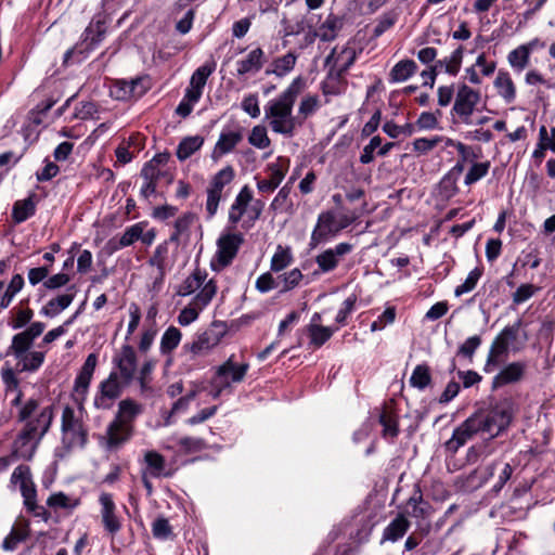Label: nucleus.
Wrapping results in <instances>:
<instances>
[{
    "instance_id": "nucleus-1",
    "label": "nucleus",
    "mask_w": 555,
    "mask_h": 555,
    "mask_svg": "<svg viewBox=\"0 0 555 555\" xmlns=\"http://www.w3.org/2000/svg\"><path fill=\"white\" fill-rule=\"evenodd\" d=\"M305 87L306 80L301 76L296 77L278 99L269 101L264 106V116L270 119L272 131L293 137L297 125V119L293 116V106ZM301 124L302 120L298 121V125Z\"/></svg>"
},
{
    "instance_id": "nucleus-2",
    "label": "nucleus",
    "mask_w": 555,
    "mask_h": 555,
    "mask_svg": "<svg viewBox=\"0 0 555 555\" xmlns=\"http://www.w3.org/2000/svg\"><path fill=\"white\" fill-rule=\"evenodd\" d=\"M513 405V401L505 398L496 402L488 411L473 414L477 423H480L478 426L481 433L488 434L490 438H494L504 431L512 422Z\"/></svg>"
},
{
    "instance_id": "nucleus-3",
    "label": "nucleus",
    "mask_w": 555,
    "mask_h": 555,
    "mask_svg": "<svg viewBox=\"0 0 555 555\" xmlns=\"http://www.w3.org/2000/svg\"><path fill=\"white\" fill-rule=\"evenodd\" d=\"M105 33L106 28L104 22L101 20H93L85 29L81 41L65 52L63 64L65 66H69L83 62L102 42Z\"/></svg>"
},
{
    "instance_id": "nucleus-4",
    "label": "nucleus",
    "mask_w": 555,
    "mask_h": 555,
    "mask_svg": "<svg viewBox=\"0 0 555 555\" xmlns=\"http://www.w3.org/2000/svg\"><path fill=\"white\" fill-rule=\"evenodd\" d=\"M61 428L64 437L69 438V444L86 446L88 441V430L82 423L81 413H77L69 405L63 409Z\"/></svg>"
},
{
    "instance_id": "nucleus-5",
    "label": "nucleus",
    "mask_w": 555,
    "mask_h": 555,
    "mask_svg": "<svg viewBox=\"0 0 555 555\" xmlns=\"http://www.w3.org/2000/svg\"><path fill=\"white\" fill-rule=\"evenodd\" d=\"M479 101V91L474 90L466 83H461L457 87L452 111L461 118L464 124L470 125L473 124L472 115Z\"/></svg>"
},
{
    "instance_id": "nucleus-6",
    "label": "nucleus",
    "mask_w": 555,
    "mask_h": 555,
    "mask_svg": "<svg viewBox=\"0 0 555 555\" xmlns=\"http://www.w3.org/2000/svg\"><path fill=\"white\" fill-rule=\"evenodd\" d=\"M124 385L122 380H119L118 373L112 371L108 377L99 385V390L93 401L94 406L101 410L111 409L114 401L120 397Z\"/></svg>"
},
{
    "instance_id": "nucleus-7",
    "label": "nucleus",
    "mask_w": 555,
    "mask_h": 555,
    "mask_svg": "<svg viewBox=\"0 0 555 555\" xmlns=\"http://www.w3.org/2000/svg\"><path fill=\"white\" fill-rule=\"evenodd\" d=\"M113 363L118 370V377L125 385H129L137 373L138 360L132 346L124 345L114 356Z\"/></svg>"
},
{
    "instance_id": "nucleus-8",
    "label": "nucleus",
    "mask_w": 555,
    "mask_h": 555,
    "mask_svg": "<svg viewBox=\"0 0 555 555\" xmlns=\"http://www.w3.org/2000/svg\"><path fill=\"white\" fill-rule=\"evenodd\" d=\"M225 334L224 325L214 322L208 328L201 333L191 345H185L194 354H204L217 346Z\"/></svg>"
},
{
    "instance_id": "nucleus-9",
    "label": "nucleus",
    "mask_w": 555,
    "mask_h": 555,
    "mask_svg": "<svg viewBox=\"0 0 555 555\" xmlns=\"http://www.w3.org/2000/svg\"><path fill=\"white\" fill-rule=\"evenodd\" d=\"M243 243L244 236L241 233H228L218 238L216 258L220 268L232 262Z\"/></svg>"
},
{
    "instance_id": "nucleus-10",
    "label": "nucleus",
    "mask_w": 555,
    "mask_h": 555,
    "mask_svg": "<svg viewBox=\"0 0 555 555\" xmlns=\"http://www.w3.org/2000/svg\"><path fill=\"white\" fill-rule=\"evenodd\" d=\"M479 424L474 415L469 416L453 430L452 437L444 444L446 449L451 453H456L461 447L481 433Z\"/></svg>"
},
{
    "instance_id": "nucleus-11",
    "label": "nucleus",
    "mask_w": 555,
    "mask_h": 555,
    "mask_svg": "<svg viewBox=\"0 0 555 555\" xmlns=\"http://www.w3.org/2000/svg\"><path fill=\"white\" fill-rule=\"evenodd\" d=\"M11 482L20 485L25 508L37 502L36 485L33 481L31 472L28 466H17L12 473Z\"/></svg>"
},
{
    "instance_id": "nucleus-12",
    "label": "nucleus",
    "mask_w": 555,
    "mask_h": 555,
    "mask_svg": "<svg viewBox=\"0 0 555 555\" xmlns=\"http://www.w3.org/2000/svg\"><path fill=\"white\" fill-rule=\"evenodd\" d=\"M234 358L235 356L231 354L229 359L216 370L215 375L223 387H231L233 383H241L249 369L248 363L237 364Z\"/></svg>"
},
{
    "instance_id": "nucleus-13",
    "label": "nucleus",
    "mask_w": 555,
    "mask_h": 555,
    "mask_svg": "<svg viewBox=\"0 0 555 555\" xmlns=\"http://www.w3.org/2000/svg\"><path fill=\"white\" fill-rule=\"evenodd\" d=\"M98 364V357L95 353H90L83 365L81 366V370L79 374L77 375L75 383H74V392L76 396V400L79 402V404H82L86 400L89 386L92 380V376L94 373V370Z\"/></svg>"
},
{
    "instance_id": "nucleus-14",
    "label": "nucleus",
    "mask_w": 555,
    "mask_h": 555,
    "mask_svg": "<svg viewBox=\"0 0 555 555\" xmlns=\"http://www.w3.org/2000/svg\"><path fill=\"white\" fill-rule=\"evenodd\" d=\"M339 232L338 223L335 222V216L332 211L322 212L318 218V223L312 231L309 246L315 248L330 236H335Z\"/></svg>"
},
{
    "instance_id": "nucleus-15",
    "label": "nucleus",
    "mask_w": 555,
    "mask_h": 555,
    "mask_svg": "<svg viewBox=\"0 0 555 555\" xmlns=\"http://www.w3.org/2000/svg\"><path fill=\"white\" fill-rule=\"evenodd\" d=\"M350 243H339L334 248H328L315 257V262L321 272L327 273L337 268L340 258L352 250Z\"/></svg>"
},
{
    "instance_id": "nucleus-16",
    "label": "nucleus",
    "mask_w": 555,
    "mask_h": 555,
    "mask_svg": "<svg viewBox=\"0 0 555 555\" xmlns=\"http://www.w3.org/2000/svg\"><path fill=\"white\" fill-rule=\"evenodd\" d=\"M141 177L144 179V184L140 190V195L147 199L151 195L155 194L157 182L160 178H166L167 183H171L173 177L167 171L156 168L153 164L145 165L141 170Z\"/></svg>"
},
{
    "instance_id": "nucleus-17",
    "label": "nucleus",
    "mask_w": 555,
    "mask_h": 555,
    "mask_svg": "<svg viewBox=\"0 0 555 555\" xmlns=\"http://www.w3.org/2000/svg\"><path fill=\"white\" fill-rule=\"evenodd\" d=\"M53 420V408H43L37 417L27 421L24 428V436L37 437L38 441L47 434Z\"/></svg>"
},
{
    "instance_id": "nucleus-18",
    "label": "nucleus",
    "mask_w": 555,
    "mask_h": 555,
    "mask_svg": "<svg viewBox=\"0 0 555 555\" xmlns=\"http://www.w3.org/2000/svg\"><path fill=\"white\" fill-rule=\"evenodd\" d=\"M288 160L279 158L276 163L268 166L269 179L258 181L257 188L260 192L270 193L273 192L282 182L287 171Z\"/></svg>"
},
{
    "instance_id": "nucleus-19",
    "label": "nucleus",
    "mask_w": 555,
    "mask_h": 555,
    "mask_svg": "<svg viewBox=\"0 0 555 555\" xmlns=\"http://www.w3.org/2000/svg\"><path fill=\"white\" fill-rule=\"evenodd\" d=\"M132 434L133 426L114 417L106 428L107 447L109 449L119 448L131 438Z\"/></svg>"
},
{
    "instance_id": "nucleus-20",
    "label": "nucleus",
    "mask_w": 555,
    "mask_h": 555,
    "mask_svg": "<svg viewBox=\"0 0 555 555\" xmlns=\"http://www.w3.org/2000/svg\"><path fill=\"white\" fill-rule=\"evenodd\" d=\"M141 78L127 80H117L111 90V94L120 101H127L131 98L142 96L146 88L142 85Z\"/></svg>"
},
{
    "instance_id": "nucleus-21",
    "label": "nucleus",
    "mask_w": 555,
    "mask_h": 555,
    "mask_svg": "<svg viewBox=\"0 0 555 555\" xmlns=\"http://www.w3.org/2000/svg\"><path fill=\"white\" fill-rule=\"evenodd\" d=\"M215 70V64H204L198 67L192 75L190 86L186 88V98L191 101H199L203 89L208 77Z\"/></svg>"
},
{
    "instance_id": "nucleus-22",
    "label": "nucleus",
    "mask_w": 555,
    "mask_h": 555,
    "mask_svg": "<svg viewBox=\"0 0 555 555\" xmlns=\"http://www.w3.org/2000/svg\"><path fill=\"white\" fill-rule=\"evenodd\" d=\"M100 503L102 505L101 515L105 530L111 534H116L120 530L121 524L115 515V504L112 495L108 493H102L100 496Z\"/></svg>"
},
{
    "instance_id": "nucleus-23",
    "label": "nucleus",
    "mask_w": 555,
    "mask_h": 555,
    "mask_svg": "<svg viewBox=\"0 0 555 555\" xmlns=\"http://www.w3.org/2000/svg\"><path fill=\"white\" fill-rule=\"evenodd\" d=\"M526 364L522 362L509 363L494 376L492 380V389L519 382L524 376Z\"/></svg>"
},
{
    "instance_id": "nucleus-24",
    "label": "nucleus",
    "mask_w": 555,
    "mask_h": 555,
    "mask_svg": "<svg viewBox=\"0 0 555 555\" xmlns=\"http://www.w3.org/2000/svg\"><path fill=\"white\" fill-rule=\"evenodd\" d=\"M264 52L261 48H256L251 50L246 59L240 60L236 62V72L238 76H244L246 74H256L258 73L264 63Z\"/></svg>"
},
{
    "instance_id": "nucleus-25",
    "label": "nucleus",
    "mask_w": 555,
    "mask_h": 555,
    "mask_svg": "<svg viewBox=\"0 0 555 555\" xmlns=\"http://www.w3.org/2000/svg\"><path fill=\"white\" fill-rule=\"evenodd\" d=\"M253 201V193L250 189L245 185L237 194L234 203L229 211V222L236 225L246 212L248 204Z\"/></svg>"
},
{
    "instance_id": "nucleus-26",
    "label": "nucleus",
    "mask_w": 555,
    "mask_h": 555,
    "mask_svg": "<svg viewBox=\"0 0 555 555\" xmlns=\"http://www.w3.org/2000/svg\"><path fill=\"white\" fill-rule=\"evenodd\" d=\"M143 232V224L135 223L129 227L119 238L113 237L107 242V247L112 253L119 250L124 247L132 245L138 241Z\"/></svg>"
},
{
    "instance_id": "nucleus-27",
    "label": "nucleus",
    "mask_w": 555,
    "mask_h": 555,
    "mask_svg": "<svg viewBox=\"0 0 555 555\" xmlns=\"http://www.w3.org/2000/svg\"><path fill=\"white\" fill-rule=\"evenodd\" d=\"M494 88L498 94L507 103H513L516 98V87L507 72L499 70L494 79Z\"/></svg>"
},
{
    "instance_id": "nucleus-28",
    "label": "nucleus",
    "mask_w": 555,
    "mask_h": 555,
    "mask_svg": "<svg viewBox=\"0 0 555 555\" xmlns=\"http://www.w3.org/2000/svg\"><path fill=\"white\" fill-rule=\"evenodd\" d=\"M143 412V405L134 400L127 398L118 403V412L115 417L125 422L129 426H133V421Z\"/></svg>"
},
{
    "instance_id": "nucleus-29",
    "label": "nucleus",
    "mask_w": 555,
    "mask_h": 555,
    "mask_svg": "<svg viewBox=\"0 0 555 555\" xmlns=\"http://www.w3.org/2000/svg\"><path fill=\"white\" fill-rule=\"evenodd\" d=\"M410 528V521L404 517L403 514H399L385 529L383 532L384 541L396 542L402 538Z\"/></svg>"
},
{
    "instance_id": "nucleus-30",
    "label": "nucleus",
    "mask_w": 555,
    "mask_h": 555,
    "mask_svg": "<svg viewBox=\"0 0 555 555\" xmlns=\"http://www.w3.org/2000/svg\"><path fill=\"white\" fill-rule=\"evenodd\" d=\"M36 437L33 436H24V431H22L14 441L13 454L25 461H30L34 457L39 443L38 439L34 443H30Z\"/></svg>"
},
{
    "instance_id": "nucleus-31",
    "label": "nucleus",
    "mask_w": 555,
    "mask_h": 555,
    "mask_svg": "<svg viewBox=\"0 0 555 555\" xmlns=\"http://www.w3.org/2000/svg\"><path fill=\"white\" fill-rule=\"evenodd\" d=\"M29 531V524L27 521L12 527L10 533L2 542V548L8 552L16 550L18 544L28 538Z\"/></svg>"
},
{
    "instance_id": "nucleus-32",
    "label": "nucleus",
    "mask_w": 555,
    "mask_h": 555,
    "mask_svg": "<svg viewBox=\"0 0 555 555\" xmlns=\"http://www.w3.org/2000/svg\"><path fill=\"white\" fill-rule=\"evenodd\" d=\"M35 194L25 199L16 201L12 208V218L15 223H22L36 212Z\"/></svg>"
},
{
    "instance_id": "nucleus-33",
    "label": "nucleus",
    "mask_w": 555,
    "mask_h": 555,
    "mask_svg": "<svg viewBox=\"0 0 555 555\" xmlns=\"http://www.w3.org/2000/svg\"><path fill=\"white\" fill-rule=\"evenodd\" d=\"M144 461L147 465L146 473L154 478L160 476L168 477L169 473L165 472L166 461L165 457L156 451H147L144 455Z\"/></svg>"
},
{
    "instance_id": "nucleus-34",
    "label": "nucleus",
    "mask_w": 555,
    "mask_h": 555,
    "mask_svg": "<svg viewBox=\"0 0 555 555\" xmlns=\"http://www.w3.org/2000/svg\"><path fill=\"white\" fill-rule=\"evenodd\" d=\"M508 350L507 339L500 338L499 336L492 343L489 350L485 371L490 373L500 364V357L505 354Z\"/></svg>"
},
{
    "instance_id": "nucleus-35",
    "label": "nucleus",
    "mask_w": 555,
    "mask_h": 555,
    "mask_svg": "<svg viewBox=\"0 0 555 555\" xmlns=\"http://www.w3.org/2000/svg\"><path fill=\"white\" fill-rule=\"evenodd\" d=\"M417 69V65L412 60H403L398 62L389 74V80L391 82H401L412 77Z\"/></svg>"
},
{
    "instance_id": "nucleus-36",
    "label": "nucleus",
    "mask_w": 555,
    "mask_h": 555,
    "mask_svg": "<svg viewBox=\"0 0 555 555\" xmlns=\"http://www.w3.org/2000/svg\"><path fill=\"white\" fill-rule=\"evenodd\" d=\"M341 21L334 14H330L321 24L317 36L322 41H332L336 38L338 30L341 28Z\"/></svg>"
},
{
    "instance_id": "nucleus-37",
    "label": "nucleus",
    "mask_w": 555,
    "mask_h": 555,
    "mask_svg": "<svg viewBox=\"0 0 555 555\" xmlns=\"http://www.w3.org/2000/svg\"><path fill=\"white\" fill-rule=\"evenodd\" d=\"M356 57V51L351 48H344L339 53H336V48H334L325 59V65H331L333 61H336L337 64H340L343 70L348 72Z\"/></svg>"
},
{
    "instance_id": "nucleus-38",
    "label": "nucleus",
    "mask_w": 555,
    "mask_h": 555,
    "mask_svg": "<svg viewBox=\"0 0 555 555\" xmlns=\"http://www.w3.org/2000/svg\"><path fill=\"white\" fill-rule=\"evenodd\" d=\"M206 279V272L199 269L194 270V272L189 275L183 283L180 285L178 289V295L180 296H189L193 294L196 289H198Z\"/></svg>"
},
{
    "instance_id": "nucleus-39",
    "label": "nucleus",
    "mask_w": 555,
    "mask_h": 555,
    "mask_svg": "<svg viewBox=\"0 0 555 555\" xmlns=\"http://www.w3.org/2000/svg\"><path fill=\"white\" fill-rule=\"evenodd\" d=\"M80 504V499L73 498L64 492L52 493L48 500L47 505L54 509H68L72 511Z\"/></svg>"
},
{
    "instance_id": "nucleus-40",
    "label": "nucleus",
    "mask_w": 555,
    "mask_h": 555,
    "mask_svg": "<svg viewBox=\"0 0 555 555\" xmlns=\"http://www.w3.org/2000/svg\"><path fill=\"white\" fill-rule=\"evenodd\" d=\"M307 332L310 337V344L315 348H320L332 337L334 330L327 326L310 323L307 326Z\"/></svg>"
},
{
    "instance_id": "nucleus-41",
    "label": "nucleus",
    "mask_w": 555,
    "mask_h": 555,
    "mask_svg": "<svg viewBox=\"0 0 555 555\" xmlns=\"http://www.w3.org/2000/svg\"><path fill=\"white\" fill-rule=\"evenodd\" d=\"M204 143V139L199 135L186 137L178 145L177 157L180 160L188 159L194 154Z\"/></svg>"
},
{
    "instance_id": "nucleus-42",
    "label": "nucleus",
    "mask_w": 555,
    "mask_h": 555,
    "mask_svg": "<svg viewBox=\"0 0 555 555\" xmlns=\"http://www.w3.org/2000/svg\"><path fill=\"white\" fill-rule=\"evenodd\" d=\"M243 139L238 131L221 132L219 140L216 144L215 151L219 154H227L231 152Z\"/></svg>"
},
{
    "instance_id": "nucleus-43",
    "label": "nucleus",
    "mask_w": 555,
    "mask_h": 555,
    "mask_svg": "<svg viewBox=\"0 0 555 555\" xmlns=\"http://www.w3.org/2000/svg\"><path fill=\"white\" fill-rule=\"evenodd\" d=\"M431 383L430 369L426 364H418L410 377V385L420 390L425 389Z\"/></svg>"
},
{
    "instance_id": "nucleus-44",
    "label": "nucleus",
    "mask_w": 555,
    "mask_h": 555,
    "mask_svg": "<svg viewBox=\"0 0 555 555\" xmlns=\"http://www.w3.org/2000/svg\"><path fill=\"white\" fill-rule=\"evenodd\" d=\"M379 423L383 426V436L396 438L399 435L398 420L392 411L384 409L379 414Z\"/></svg>"
},
{
    "instance_id": "nucleus-45",
    "label": "nucleus",
    "mask_w": 555,
    "mask_h": 555,
    "mask_svg": "<svg viewBox=\"0 0 555 555\" xmlns=\"http://www.w3.org/2000/svg\"><path fill=\"white\" fill-rule=\"evenodd\" d=\"M33 343L34 341L24 332L15 334L7 353L13 354L16 359L22 358L24 353L28 352Z\"/></svg>"
},
{
    "instance_id": "nucleus-46",
    "label": "nucleus",
    "mask_w": 555,
    "mask_h": 555,
    "mask_svg": "<svg viewBox=\"0 0 555 555\" xmlns=\"http://www.w3.org/2000/svg\"><path fill=\"white\" fill-rule=\"evenodd\" d=\"M74 296V293L60 295L51 299L47 306L42 308L41 312L46 315L54 317L72 304Z\"/></svg>"
},
{
    "instance_id": "nucleus-47",
    "label": "nucleus",
    "mask_w": 555,
    "mask_h": 555,
    "mask_svg": "<svg viewBox=\"0 0 555 555\" xmlns=\"http://www.w3.org/2000/svg\"><path fill=\"white\" fill-rule=\"evenodd\" d=\"M196 216L193 212H186L175 221V231L169 237V242L179 243L182 234H188L191 225L194 223Z\"/></svg>"
},
{
    "instance_id": "nucleus-48",
    "label": "nucleus",
    "mask_w": 555,
    "mask_h": 555,
    "mask_svg": "<svg viewBox=\"0 0 555 555\" xmlns=\"http://www.w3.org/2000/svg\"><path fill=\"white\" fill-rule=\"evenodd\" d=\"M21 371L35 372L37 371L44 361V352L30 351L24 353L22 358H17Z\"/></svg>"
},
{
    "instance_id": "nucleus-49",
    "label": "nucleus",
    "mask_w": 555,
    "mask_h": 555,
    "mask_svg": "<svg viewBox=\"0 0 555 555\" xmlns=\"http://www.w3.org/2000/svg\"><path fill=\"white\" fill-rule=\"evenodd\" d=\"M328 67V73L326 77L325 88L328 90H324L325 93H338L336 88V83H339L345 74L347 72L343 70L340 64H337L336 61H333L331 65H326Z\"/></svg>"
},
{
    "instance_id": "nucleus-50",
    "label": "nucleus",
    "mask_w": 555,
    "mask_h": 555,
    "mask_svg": "<svg viewBox=\"0 0 555 555\" xmlns=\"http://www.w3.org/2000/svg\"><path fill=\"white\" fill-rule=\"evenodd\" d=\"M180 340L181 332L175 326L168 327L160 340V352L163 354L170 353L173 349L178 347Z\"/></svg>"
},
{
    "instance_id": "nucleus-51",
    "label": "nucleus",
    "mask_w": 555,
    "mask_h": 555,
    "mask_svg": "<svg viewBox=\"0 0 555 555\" xmlns=\"http://www.w3.org/2000/svg\"><path fill=\"white\" fill-rule=\"evenodd\" d=\"M293 256L288 247L284 248L281 245L278 246L271 259V270L274 272L282 271L291 264Z\"/></svg>"
},
{
    "instance_id": "nucleus-52",
    "label": "nucleus",
    "mask_w": 555,
    "mask_h": 555,
    "mask_svg": "<svg viewBox=\"0 0 555 555\" xmlns=\"http://www.w3.org/2000/svg\"><path fill=\"white\" fill-rule=\"evenodd\" d=\"M217 293V285L214 280H209L199 293L193 298V304L198 308L204 309L214 298Z\"/></svg>"
},
{
    "instance_id": "nucleus-53",
    "label": "nucleus",
    "mask_w": 555,
    "mask_h": 555,
    "mask_svg": "<svg viewBox=\"0 0 555 555\" xmlns=\"http://www.w3.org/2000/svg\"><path fill=\"white\" fill-rule=\"evenodd\" d=\"M296 61H297V55L293 52H288L287 54L276 59L273 63V73L279 76V77H282L284 75H286L287 73H289L295 64H296Z\"/></svg>"
},
{
    "instance_id": "nucleus-54",
    "label": "nucleus",
    "mask_w": 555,
    "mask_h": 555,
    "mask_svg": "<svg viewBox=\"0 0 555 555\" xmlns=\"http://www.w3.org/2000/svg\"><path fill=\"white\" fill-rule=\"evenodd\" d=\"M457 180L453 176L446 173L438 184L439 195L444 199L453 197L459 191Z\"/></svg>"
},
{
    "instance_id": "nucleus-55",
    "label": "nucleus",
    "mask_w": 555,
    "mask_h": 555,
    "mask_svg": "<svg viewBox=\"0 0 555 555\" xmlns=\"http://www.w3.org/2000/svg\"><path fill=\"white\" fill-rule=\"evenodd\" d=\"M234 178V170L231 166H228L218 171L208 188L222 193L223 188L229 184Z\"/></svg>"
},
{
    "instance_id": "nucleus-56",
    "label": "nucleus",
    "mask_w": 555,
    "mask_h": 555,
    "mask_svg": "<svg viewBox=\"0 0 555 555\" xmlns=\"http://www.w3.org/2000/svg\"><path fill=\"white\" fill-rule=\"evenodd\" d=\"M529 56L528 50L525 47H518L509 52L508 62L512 67L520 72L528 66Z\"/></svg>"
},
{
    "instance_id": "nucleus-57",
    "label": "nucleus",
    "mask_w": 555,
    "mask_h": 555,
    "mask_svg": "<svg viewBox=\"0 0 555 555\" xmlns=\"http://www.w3.org/2000/svg\"><path fill=\"white\" fill-rule=\"evenodd\" d=\"M248 142L257 149H266L271 141L268 137L267 129L263 126H255L248 137Z\"/></svg>"
},
{
    "instance_id": "nucleus-58",
    "label": "nucleus",
    "mask_w": 555,
    "mask_h": 555,
    "mask_svg": "<svg viewBox=\"0 0 555 555\" xmlns=\"http://www.w3.org/2000/svg\"><path fill=\"white\" fill-rule=\"evenodd\" d=\"M489 168H490L489 162L475 163L465 176V180H464L465 184L470 185V184L477 182L478 180H480L481 178H483L488 173Z\"/></svg>"
},
{
    "instance_id": "nucleus-59",
    "label": "nucleus",
    "mask_w": 555,
    "mask_h": 555,
    "mask_svg": "<svg viewBox=\"0 0 555 555\" xmlns=\"http://www.w3.org/2000/svg\"><path fill=\"white\" fill-rule=\"evenodd\" d=\"M481 274H482V271L478 268H475L474 270H472L468 273L467 278L465 279L464 283L456 286V288L454 291L455 296L459 297L465 293L473 291L476 287Z\"/></svg>"
},
{
    "instance_id": "nucleus-60",
    "label": "nucleus",
    "mask_w": 555,
    "mask_h": 555,
    "mask_svg": "<svg viewBox=\"0 0 555 555\" xmlns=\"http://www.w3.org/2000/svg\"><path fill=\"white\" fill-rule=\"evenodd\" d=\"M302 279V273L299 269H293L287 273L278 276V282L283 284L281 292H287L296 287Z\"/></svg>"
},
{
    "instance_id": "nucleus-61",
    "label": "nucleus",
    "mask_w": 555,
    "mask_h": 555,
    "mask_svg": "<svg viewBox=\"0 0 555 555\" xmlns=\"http://www.w3.org/2000/svg\"><path fill=\"white\" fill-rule=\"evenodd\" d=\"M167 255L168 243L164 242L155 248L153 256L149 260V264L152 267H156L163 273L165 269Z\"/></svg>"
},
{
    "instance_id": "nucleus-62",
    "label": "nucleus",
    "mask_w": 555,
    "mask_h": 555,
    "mask_svg": "<svg viewBox=\"0 0 555 555\" xmlns=\"http://www.w3.org/2000/svg\"><path fill=\"white\" fill-rule=\"evenodd\" d=\"M481 345V338L478 335L468 337L457 349V356H463L472 361L475 351Z\"/></svg>"
},
{
    "instance_id": "nucleus-63",
    "label": "nucleus",
    "mask_w": 555,
    "mask_h": 555,
    "mask_svg": "<svg viewBox=\"0 0 555 555\" xmlns=\"http://www.w3.org/2000/svg\"><path fill=\"white\" fill-rule=\"evenodd\" d=\"M443 139L441 137L434 138H418L413 142V149L415 152L420 154H427L431 150H434L438 143H440Z\"/></svg>"
},
{
    "instance_id": "nucleus-64",
    "label": "nucleus",
    "mask_w": 555,
    "mask_h": 555,
    "mask_svg": "<svg viewBox=\"0 0 555 555\" xmlns=\"http://www.w3.org/2000/svg\"><path fill=\"white\" fill-rule=\"evenodd\" d=\"M178 443L185 453L199 452L206 447L203 439L194 437H183L179 439Z\"/></svg>"
}]
</instances>
